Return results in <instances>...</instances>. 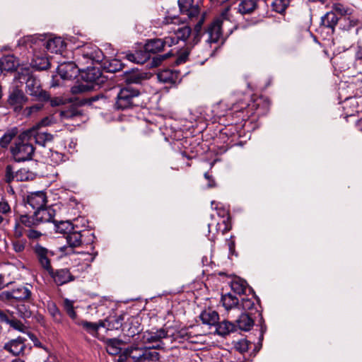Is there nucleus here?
Listing matches in <instances>:
<instances>
[{
  "label": "nucleus",
  "instance_id": "3c124183",
  "mask_svg": "<svg viewBox=\"0 0 362 362\" xmlns=\"http://www.w3.org/2000/svg\"><path fill=\"white\" fill-rule=\"evenodd\" d=\"M43 105L42 104H35L33 106L28 107L23 110V114L26 117L31 116L33 113L39 112L42 108Z\"/></svg>",
  "mask_w": 362,
  "mask_h": 362
},
{
  "label": "nucleus",
  "instance_id": "c9c22d12",
  "mask_svg": "<svg viewBox=\"0 0 362 362\" xmlns=\"http://www.w3.org/2000/svg\"><path fill=\"white\" fill-rule=\"evenodd\" d=\"M27 243V240L25 238L11 239L12 249L19 257L24 253Z\"/></svg>",
  "mask_w": 362,
  "mask_h": 362
},
{
  "label": "nucleus",
  "instance_id": "ddd939ff",
  "mask_svg": "<svg viewBox=\"0 0 362 362\" xmlns=\"http://www.w3.org/2000/svg\"><path fill=\"white\" fill-rule=\"evenodd\" d=\"M172 40L168 39V36L165 37L163 39L156 38L149 40L145 45L144 53H156L162 51L165 46L171 47L172 46Z\"/></svg>",
  "mask_w": 362,
  "mask_h": 362
},
{
  "label": "nucleus",
  "instance_id": "69168bd1",
  "mask_svg": "<svg viewBox=\"0 0 362 362\" xmlns=\"http://www.w3.org/2000/svg\"><path fill=\"white\" fill-rule=\"evenodd\" d=\"M189 53L187 52H184L181 54L177 59V63H182L185 62L188 57Z\"/></svg>",
  "mask_w": 362,
  "mask_h": 362
},
{
  "label": "nucleus",
  "instance_id": "39448f33",
  "mask_svg": "<svg viewBox=\"0 0 362 362\" xmlns=\"http://www.w3.org/2000/svg\"><path fill=\"white\" fill-rule=\"evenodd\" d=\"M30 132L31 131H25L20 134L11 146V153L16 162L33 159L35 148L29 138Z\"/></svg>",
  "mask_w": 362,
  "mask_h": 362
},
{
  "label": "nucleus",
  "instance_id": "603ef678",
  "mask_svg": "<svg viewBox=\"0 0 362 362\" xmlns=\"http://www.w3.org/2000/svg\"><path fill=\"white\" fill-rule=\"evenodd\" d=\"M0 299L2 301L12 303L14 299V296L13 295V290L11 291H5L0 293Z\"/></svg>",
  "mask_w": 362,
  "mask_h": 362
},
{
  "label": "nucleus",
  "instance_id": "4d7b16f0",
  "mask_svg": "<svg viewBox=\"0 0 362 362\" xmlns=\"http://www.w3.org/2000/svg\"><path fill=\"white\" fill-rule=\"evenodd\" d=\"M11 206L6 200L0 201V214L7 215L11 213Z\"/></svg>",
  "mask_w": 362,
  "mask_h": 362
},
{
  "label": "nucleus",
  "instance_id": "e2e57ef3",
  "mask_svg": "<svg viewBox=\"0 0 362 362\" xmlns=\"http://www.w3.org/2000/svg\"><path fill=\"white\" fill-rule=\"evenodd\" d=\"M204 177L208 180V187H214L216 186V182L211 175L208 173H204Z\"/></svg>",
  "mask_w": 362,
  "mask_h": 362
},
{
  "label": "nucleus",
  "instance_id": "09e8293b",
  "mask_svg": "<svg viewBox=\"0 0 362 362\" xmlns=\"http://www.w3.org/2000/svg\"><path fill=\"white\" fill-rule=\"evenodd\" d=\"M18 315L23 319L30 318L32 315V311L29 307L25 304L18 305L17 307Z\"/></svg>",
  "mask_w": 362,
  "mask_h": 362
},
{
  "label": "nucleus",
  "instance_id": "a18cd8bd",
  "mask_svg": "<svg viewBox=\"0 0 362 362\" xmlns=\"http://www.w3.org/2000/svg\"><path fill=\"white\" fill-rule=\"evenodd\" d=\"M332 11H334L337 16H345L351 15L353 10L341 4L336 3L332 5Z\"/></svg>",
  "mask_w": 362,
  "mask_h": 362
},
{
  "label": "nucleus",
  "instance_id": "4be33fe9",
  "mask_svg": "<svg viewBox=\"0 0 362 362\" xmlns=\"http://www.w3.org/2000/svg\"><path fill=\"white\" fill-rule=\"evenodd\" d=\"M258 8L257 0H240L238 5V12L241 15H251Z\"/></svg>",
  "mask_w": 362,
  "mask_h": 362
},
{
  "label": "nucleus",
  "instance_id": "052dcab7",
  "mask_svg": "<svg viewBox=\"0 0 362 362\" xmlns=\"http://www.w3.org/2000/svg\"><path fill=\"white\" fill-rule=\"evenodd\" d=\"M236 348L242 353L247 351L249 349V344L247 343V341L243 340L239 341L236 345Z\"/></svg>",
  "mask_w": 362,
  "mask_h": 362
},
{
  "label": "nucleus",
  "instance_id": "37998d69",
  "mask_svg": "<svg viewBox=\"0 0 362 362\" xmlns=\"http://www.w3.org/2000/svg\"><path fill=\"white\" fill-rule=\"evenodd\" d=\"M291 3V0H274L272 4L273 11L284 13Z\"/></svg>",
  "mask_w": 362,
  "mask_h": 362
},
{
  "label": "nucleus",
  "instance_id": "72a5a7b5",
  "mask_svg": "<svg viewBox=\"0 0 362 362\" xmlns=\"http://www.w3.org/2000/svg\"><path fill=\"white\" fill-rule=\"evenodd\" d=\"M126 58L129 62L142 64L150 58V54L142 52H136L135 53L127 54Z\"/></svg>",
  "mask_w": 362,
  "mask_h": 362
},
{
  "label": "nucleus",
  "instance_id": "2f4dec72",
  "mask_svg": "<svg viewBox=\"0 0 362 362\" xmlns=\"http://www.w3.org/2000/svg\"><path fill=\"white\" fill-rule=\"evenodd\" d=\"M15 300H28L30 298L32 293L27 286H19L13 289Z\"/></svg>",
  "mask_w": 362,
  "mask_h": 362
},
{
  "label": "nucleus",
  "instance_id": "f03ea898",
  "mask_svg": "<svg viewBox=\"0 0 362 362\" xmlns=\"http://www.w3.org/2000/svg\"><path fill=\"white\" fill-rule=\"evenodd\" d=\"M18 45L28 49H32L33 51L43 46L51 53L60 52L64 47V42L61 37H55L46 40L43 35L25 36L18 40Z\"/></svg>",
  "mask_w": 362,
  "mask_h": 362
},
{
  "label": "nucleus",
  "instance_id": "2eb2a0df",
  "mask_svg": "<svg viewBox=\"0 0 362 362\" xmlns=\"http://www.w3.org/2000/svg\"><path fill=\"white\" fill-rule=\"evenodd\" d=\"M47 272L58 286H62L75 279V277L70 273L68 269L54 270L52 267L51 270H49Z\"/></svg>",
  "mask_w": 362,
  "mask_h": 362
},
{
  "label": "nucleus",
  "instance_id": "b1692460",
  "mask_svg": "<svg viewBox=\"0 0 362 362\" xmlns=\"http://www.w3.org/2000/svg\"><path fill=\"white\" fill-rule=\"evenodd\" d=\"M158 78L160 82L175 84L179 80V73L170 69H163L158 73Z\"/></svg>",
  "mask_w": 362,
  "mask_h": 362
},
{
  "label": "nucleus",
  "instance_id": "f704fd0d",
  "mask_svg": "<svg viewBox=\"0 0 362 362\" xmlns=\"http://www.w3.org/2000/svg\"><path fill=\"white\" fill-rule=\"evenodd\" d=\"M221 303L226 310H230L239 305V300L236 296L228 293L221 296Z\"/></svg>",
  "mask_w": 362,
  "mask_h": 362
},
{
  "label": "nucleus",
  "instance_id": "338daca9",
  "mask_svg": "<svg viewBox=\"0 0 362 362\" xmlns=\"http://www.w3.org/2000/svg\"><path fill=\"white\" fill-rule=\"evenodd\" d=\"M52 158L55 161V163H58L59 161L62 160L63 156L61 153L57 152L52 153Z\"/></svg>",
  "mask_w": 362,
  "mask_h": 362
},
{
  "label": "nucleus",
  "instance_id": "473e14b6",
  "mask_svg": "<svg viewBox=\"0 0 362 362\" xmlns=\"http://www.w3.org/2000/svg\"><path fill=\"white\" fill-rule=\"evenodd\" d=\"M234 331H235V325L230 322L225 320L216 325V332L218 335L226 336Z\"/></svg>",
  "mask_w": 362,
  "mask_h": 362
},
{
  "label": "nucleus",
  "instance_id": "423d86ee",
  "mask_svg": "<svg viewBox=\"0 0 362 362\" xmlns=\"http://www.w3.org/2000/svg\"><path fill=\"white\" fill-rule=\"evenodd\" d=\"M81 76L83 81L89 84H78L71 88V93L77 94L93 89L95 86H100L106 81V77L103 76L99 68L89 67L84 69L81 66Z\"/></svg>",
  "mask_w": 362,
  "mask_h": 362
},
{
  "label": "nucleus",
  "instance_id": "7ed1b4c3",
  "mask_svg": "<svg viewBox=\"0 0 362 362\" xmlns=\"http://www.w3.org/2000/svg\"><path fill=\"white\" fill-rule=\"evenodd\" d=\"M20 83H25L27 93L40 102L49 100V94L42 89L40 81L36 78L29 67L21 68L15 76Z\"/></svg>",
  "mask_w": 362,
  "mask_h": 362
},
{
  "label": "nucleus",
  "instance_id": "de8ad7c7",
  "mask_svg": "<svg viewBox=\"0 0 362 362\" xmlns=\"http://www.w3.org/2000/svg\"><path fill=\"white\" fill-rule=\"evenodd\" d=\"M205 19V16L203 14L199 18L198 22L194 25V43H197L198 41L200 40L201 37V33H202V25L204 24Z\"/></svg>",
  "mask_w": 362,
  "mask_h": 362
},
{
  "label": "nucleus",
  "instance_id": "9d476101",
  "mask_svg": "<svg viewBox=\"0 0 362 362\" xmlns=\"http://www.w3.org/2000/svg\"><path fill=\"white\" fill-rule=\"evenodd\" d=\"M25 206L35 211L45 206L47 203V197L44 192L38 191L28 194L23 199Z\"/></svg>",
  "mask_w": 362,
  "mask_h": 362
},
{
  "label": "nucleus",
  "instance_id": "a19ab883",
  "mask_svg": "<svg viewBox=\"0 0 362 362\" xmlns=\"http://www.w3.org/2000/svg\"><path fill=\"white\" fill-rule=\"evenodd\" d=\"M0 320L10 325L13 328L21 330L23 325L18 320L13 318H10L9 316L4 311L0 310Z\"/></svg>",
  "mask_w": 362,
  "mask_h": 362
},
{
  "label": "nucleus",
  "instance_id": "cd10ccee",
  "mask_svg": "<svg viewBox=\"0 0 362 362\" xmlns=\"http://www.w3.org/2000/svg\"><path fill=\"white\" fill-rule=\"evenodd\" d=\"M83 235L80 231L74 228L66 235V240L68 245L71 247H76L81 245Z\"/></svg>",
  "mask_w": 362,
  "mask_h": 362
},
{
  "label": "nucleus",
  "instance_id": "a211bd4d",
  "mask_svg": "<svg viewBox=\"0 0 362 362\" xmlns=\"http://www.w3.org/2000/svg\"><path fill=\"white\" fill-rule=\"evenodd\" d=\"M122 330L124 332L127 336L131 337L140 333V332L142 330V328L141 327L139 318L134 316L128 317L127 322H125L124 324Z\"/></svg>",
  "mask_w": 362,
  "mask_h": 362
},
{
  "label": "nucleus",
  "instance_id": "1a4fd4ad",
  "mask_svg": "<svg viewBox=\"0 0 362 362\" xmlns=\"http://www.w3.org/2000/svg\"><path fill=\"white\" fill-rule=\"evenodd\" d=\"M28 101V98L18 87H14L10 90L7 103L15 112H20Z\"/></svg>",
  "mask_w": 362,
  "mask_h": 362
},
{
  "label": "nucleus",
  "instance_id": "6e6d98bb",
  "mask_svg": "<svg viewBox=\"0 0 362 362\" xmlns=\"http://www.w3.org/2000/svg\"><path fill=\"white\" fill-rule=\"evenodd\" d=\"M180 22H181L180 18L176 16H167L164 18V19L163 21V23L166 25H170V24H173L174 25H178Z\"/></svg>",
  "mask_w": 362,
  "mask_h": 362
},
{
  "label": "nucleus",
  "instance_id": "a878e982",
  "mask_svg": "<svg viewBox=\"0 0 362 362\" xmlns=\"http://www.w3.org/2000/svg\"><path fill=\"white\" fill-rule=\"evenodd\" d=\"M199 318L203 324L209 326H216L219 316L217 312L211 310H205L202 312Z\"/></svg>",
  "mask_w": 362,
  "mask_h": 362
},
{
  "label": "nucleus",
  "instance_id": "864d4df0",
  "mask_svg": "<svg viewBox=\"0 0 362 362\" xmlns=\"http://www.w3.org/2000/svg\"><path fill=\"white\" fill-rule=\"evenodd\" d=\"M54 122V119L52 117H46L41 119L38 123H37L32 128L41 129L43 127H47L51 125Z\"/></svg>",
  "mask_w": 362,
  "mask_h": 362
},
{
  "label": "nucleus",
  "instance_id": "8fccbe9b",
  "mask_svg": "<svg viewBox=\"0 0 362 362\" xmlns=\"http://www.w3.org/2000/svg\"><path fill=\"white\" fill-rule=\"evenodd\" d=\"M21 225V223L19 221L18 219H16L14 226L12 239L23 238L22 237L23 235L24 228Z\"/></svg>",
  "mask_w": 362,
  "mask_h": 362
},
{
  "label": "nucleus",
  "instance_id": "393cba45",
  "mask_svg": "<svg viewBox=\"0 0 362 362\" xmlns=\"http://www.w3.org/2000/svg\"><path fill=\"white\" fill-rule=\"evenodd\" d=\"M18 64V61L13 55L5 56L0 59V72L13 71Z\"/></svg>",
  "mask_w": 362,
  "mask_h": 362
},
{
  "label": "nucleus",
  "instance_id": "20e7f679",
  "mask_svg": "<svg viewBox=\"0 0 362 362\" xmlns=\"http://www.w3.org/2000/svg\"><path fill=\"white\" fill-rule=\"evenodd\" d=\"M229 16L230 8L228 7L222 11L219 17L208 25L203 33L206 43H218L220 41H221V43L223 42V30L230 23Z\"/></svg>",
  "mask_w": 362,
  "mask_h": 362
},
{
  "label": "nucleus",
  "instance_id": "4468645a",
  "mask_svg": "<svg viewBox=\"0 0 362 362\" xmlns=\"http://www.w3.org/2000/svg\"><path fill=\"white\" fill-rule=\"evenodd\" d=\"M168 39L172 40V46L178 43L179 41H186L191 34V28L188 25L182 27H173L170 28Z\"/></svg>",
  "mask_w": 362,
  "mask_h": 362
},
{
  "label": "nucleus",
  "instance_id": "bf43d9fd",
  "mask_svg": "<svg viewBox=\"0 0 362 362\" xmlns=\"http://www.w3.org/2000/svg\"><path fill=\"white\" fill-rule=\"evenodd\" d=\"M42 233H40V231L33 229L29 230L27 233V237L30 240H37L42 236Z\"/></svg>",
  "mask_w": 362,
  "mask_h": 362
},
{
  "label": "nucleus",
  "instance_id": "13d9d810",
  "mask_svg": "<svg viewBox=\"0 0 362 362\" xmlns=\"http://www.w3.org/2000/svg\"><path fill=\"white\" fill-rule=\"evenodd\" d=\"M172 52L169 51L165 54L158 55L156 57H153V63L155 66H158L162 61L164 59L168 58L172 55Z\"/></svg>",
  "mask_w": 362,
  "mask_h": 362
},
{
  "label": "nucleus",
  "instance_id": "680f3d73",
  "mask_svg": "<svg viewBox=\"0 0 362 362\" xmlns=\"http://www.w3.org/2000/svg\"><path fill=\"white\" fill-rule=\"evenodd\" d=\"M64 309H65L66 313L74 309V302L72 300H69V299H65L64 300Z\"/></svg>",
  "mask_w": 362,
  "mask_h": 362
},
{
  "label": "nucleus",
  "instance_id": "58836bf2",
  "mask_svg": "<svg viewBox=\"0 0 362 362\" xmlns=\"http://www.w3.org/2000/svg\"><path fill=\"white\" fill-rule=\"evenodd\" d=\"M16 182H25L33 180L35 177V175L27 168H23L17 170Z\"/></svg>",
  "mask_w": 362,
  "mask_h": 362
},
{
  "label": "nucleus",
  "instance_id": "0e129e2a",
  "mask_svg": "<svg viewBox=\"0 0 362 362\" xmlns=\"http://www.w3.org/2000/svg\"><path fill=\"white\" fill-rule=\"evenodd\" d=\"M49 100L52 107L59 106L63 104V100L60 98H49Z\"/></svg>",
  "mask_w": 362,
  "mask_h": 362
},
{
  "label": "nucleus",
  "instance_id": "412c9836",
  "mask_svg": "<svg viewBox=\"0 0 362 362\" xmlns=\"http://www.w3.org/2000/svg\"><path fill=\"white\" fill-rule=\"evenodd\" d=\"M146 78V74L140 71L139 69H132L129 71H126L124 73V79L127 86L130 84L141 83V81Z\"/></svg>",
  "mask_w": 362,
  "mask_h": 362
},
{
  "label": "nucleus",
  "instance_id": "bb28decb",
  "mask_svg": "<svg viewBox=\"0 0 362 362\" xmlns=\"http://www.w3.org/2000/svg\"><path fill=\"white\" fill-rule=\"evenodd\" d=\"M76 325L81 326L87 332L93 337H97L98 329L103 327L102 320L98 322H91L86 320L76 321Z\"/></svg>",
  "mask_w": 362,
  "mask_h": 362
},
{
  "label": "nucleus",
  "instance_id": "5701e85b",
  "mask_svg": "<svg viewBox=\"0 0 362 362\" xmlns=\"http://www.w3.org/2000/svg\"><path fill=\"white\" fill-rule=\"evenodd\" d=\"M169 332L170 330L162 328L156 331L146 332L144 337L149 343L161 342L162 339H168L171 336Z\"/></svg>",
  "mask_w": 362,
  "mask_h": 362
},
{
  "label": "nucleus",
  "instance_id": "e433bc0d",
  "mask_svg": "<svg viewBox=\"0 0 362 362\" xmlns=\"http://www.w3.org/2000/svg\"><path fill=\"white\" fill-rule=\"evenodd\" d=\"M18 129L14 127L7 130L0 139V146L2 148H7L11 141L17 136Z\"/></svg>",
  "mask_w": 362,
  "mask_h": 362
},
{
  "label": "nucleus",
  "instance_id": "774afa93",
  "mask_svg": "<svg viewBox=\"0 0 362 362\" xmlns=\"http://www.w3.org/2000/svg\"><path fill=\"white\" fill-rule=\"evenodd\" d=\"M356 59L362 61V45H358L357 47Z\"/></svg>",
  "mask_w": 362,
  "mask_h": 362
},
{
  "label": "nucleus",
  "instance_id": "4c0bfd02",
  "mask_svg": "<svg viewBox=\"0 0 362 362\" xmlns=\"http://www.w3.org/2000/svg\"><path fill=\"white\" fill-rule=\"evenodd\" d=\"M54 230L57 233H63L66 235L69 232L74 230V226L70 221H54Z\"/></svg>",
  "mask_w": 362,
  "mask_h": 362
},
{
  "label": "nucleus",
  "instance_id": "9b49d317",
  "mask_svg": "<svg viewBox=\"0 0 362 362\" xmlns=\"http://www.w3.org/2000/svg\"><path fill=\"white\" fill-rule=\"evenodd\" d=\"M33 252L40 266L47 272L51 270L50 257L53 252L38 243L33 246Z\"/></svg>",
  "mask_w": 362,
  "mask_h": 362
},
{
  "label": "nucleus",
  "instance_id": "49530a36",
  "mask_svg": "<svg viewBox=\"0 0 362 362\" xmlns=\"http://www.w3.org/2000/svg\"><path fill=\"white\" fill-rule=\"evenodd\" d=\"M17 170L15 171L13 166L8 165L5 169L4 180L6 183H11L12 182L16 181Z\"/></svg>",
  "mask_w": 362,
  "mask_h": 362
},
{
  "label": "nucleus",
  "instance_id": "5fc2aeb1",
  "mask_svg": "<svg viewBox=\"0 0 362 362\" xmlns=\"http://www.w3.org/2000/svg\"><path fill=\"white\" fill-rule=\"evenodd\" d=\"M241 306L242 308L247 311L252 310L255 306V303L252 299L247 298H243L241 299Z\"/></svg>",
  "mask_w": 362,
  "mask_h": 362
},
{
  "label": "nucleus",
  "instance_id": "f3484780",
  "mask_svg": "<svg viewBox=\"0 0 362 362\" xmlns=\"http://www.w3.org/2000/svg\"><path fill=\"white\" fill-rule=\"evenodd\" d=\"M27 131H31V132L29 133L30 139L34 137L35 143L40 146H45L47 143L53 140L52 134L42 131V129L30 128Z\"/></svg>",
  "mask_w": 362,
  "mask_h": 362
},
{
  "label": "nucleus",
  "instance_id": "f257e3e1",
  "mask_svg": "<svg viewBox=\"0 0 362 362\" xmlns=\"http://www.w3.org/2000/svg\"><path fill=\"white\" fill-rule=\"evenodd\" d=\"M75 55L78 57L76 61L78 65L74 62H68L58 66L57 71L60 77L64 80H72L76 78L81 72V66L90 63H101L104 60L103 52L95 45L85 44L81 47L75 50Z\"/></svg>",
  "mask_w": 362,
  "mask_h": 362
},
{
  "label": "nucleus",
  "instance_id": "7c9ffc66",
  "mask_svg": "<svg viewBox=\"0 0 362 362\" xmlns=\"http://www.w3.org/2000/svg\"><path fill=\"white\" fill-rule=\"evenodd\" d=\"M122 341L117 339H108L106 340V351L110 355H117L122 351Z\"/></svg>",
  "mask_w": 362,
  "mask_h": 362
},
{
  "label": "nucleus",
  "instance_id": "6e6552de",
  "mask_svg": "<svg viewBox=\"0 0 362 362\" xmlns=\"http://www.w3.org/2000/svg\"><path fill=\"white\" fill-rule=\"evenodd\" d=\"M127 353L134 362H158L159 360L158 352L148 347L132 346L127 348Z\"/></svg>",
  "mask_w": 362,
  "mask_h": 362
},
{
  "label": "nucleus",
  "instance_id": "dca6fc26",
  "mask_svg": "<svg viewBox=\"0 0 362 362\" xmlns=\"http://www.w3.org/2000/svg\"><path fill=\"white\" fill-rule=\"evenodd\" d=\"M193 1L194 0H178V6L181 13L185 14L191 20L199 13V6L194 5Z\"/></svg>",
  "mask_w": 362,
  "mask_h": 362
},
{
  "label": "nucleus",
  "instance_id": "c85d7f7f",
  "mask_svg": "<svg viewBox=\"0 0 362 362\" xmlns=\"http://www.w3.org/2000/svg\"><path fill=\"white\" fill-rule=\"evenodd\" d=\"M238 328L243 331H249L254 325V320L248 313H243L236 320Z\"/></svg>",
  "mask_w": 362,
  "mask_h": 362
},
{
  "label": "nucleus",
  "instance_id": "ea45409f",
  "mask_svg": "<svg viewBox=\"0 0 362 362\" xmlns=\"http://www.w3.org/2000/svg\"><path fill=\"white\" fill-rule=\"evenodd\" d=\"M104 66L108 72L114 73L121 71L124 64L117 59H112L107 62H105Z\"/></svg>",
  "mask_w": 362,
  "mask_h": 362
},
{
  "label": "nucleus",
  "instance_id": "f8f14e48",
  "mask_svg": "<svg viewBox=\"0 0 362 362\" xmlns=\"http://www.w3.org/2000/svg\"><path fill=\"white\" fill-rule=\"evenodd\" d=\"M25 339L21 337L11 339L4 344L1 348L2 351H4V354L7 352L13 356H19L23 355L25 349Z\"/></svg>",
  "mask_w": 362,
  "mask_h": 362
},
{
  "label": "nucleus",
  "instance_id": "0eeeda50",
  "mask_svg": "<svg viewBox=\"0 0 362 362\" xmlns=\"http://www.w3.org/2000/svg\"><path fill=\"white\" fill-rule=\"evenodd\" d=\"M139 90L127 86L119 90L115 98V108L117 110L129 109L135 105V99L139 95Z\"/></svg>",
  "mask_w": 362,
  "mask_h": 362
},
{
  "label": "nucleus",
  "instance_id": "c03bdc74",
  "mask_svg": "<svg viewBox=\"0 0 362 362\" xmlns=\"http://www.w3.org/2000/svg\"><path fill=\"white\" fill-rule=\"evenodd\" d=\"M18 220L22 225L28 228H32L40 224L38 220L35 218V213L32 216L21 215Z\"/></svg>",
  "mask_w": 362,
  "mask_h": 362
},
{
  "label": "nucleus",
  "instance_id": "c756f323",
  "mask_svg": "<svg viewBox=\"0 0 362 362\" xmlns=\"http://www.w3.org/2000/svg\"><path fill=\"white\" fill-rule=\"evenodd\" d=\"M339 21V18L334 11H331L325 13L321 18V23L325 27L334 30V27L337 25Z\"/></svg>",
  "mask_w": 362,
  "mask_h": 362
},
{
  "label": "nucleus",
  "instance_id": "6ab92c4d",
  "mask_svg": "<svg viewBox=\"0 0 362 362\" xmlns=\"http://www.w3.org/2000/svg\"><path fill=\"white\" fill-rule=\"evenodd\" d=\"M36 220H38L39 223L54 222V217L55 216V210L51 207H47L46 205L38 210L34 211Z\"/></svg>",
  "mask_w": 362,
  "mask_h": 362
},
{
  "label": "nucleus",
  "instance_id": "79ce46f5",
  "mask_svg": "<svg viewBox=\"0 0 362 362\" xmlns=\"http://www.w3.org/2000/svg\"><path fill=\"white\" fill-rule=\"evenodd\" d=\"M232 291L238 295L244 294L247 289V283L243 279L234 280L230 285Z\"/></svg>",
  "mask_w": 362,
  "mask_h": 362
},
{
  "label": "nucleus",
  "instance_id": "aec40b11",
  "mask_svg": "<svg viewBox=\"0 0 362 362\" xmlns=\"http://www.w3.org/2000/svg\"><path fill=\"white\" fill-rule=\"evenodd\" d=\"M125 315L109 316L104 321L102 320L103 327H105L108 330L119 329L123 328Z\"/></svg>",
  "mask_w": 362,
  "mask_h": 362
}]
</instances>
